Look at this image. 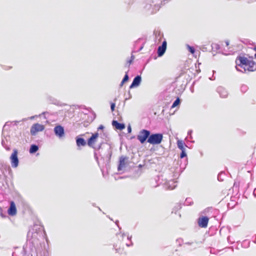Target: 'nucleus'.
<instances>
[{"label": "nucleus", "mask_w": 256, "mask_h": 256, "mask_svg": "<svg viewBox=\"0 0 256 256\" xmlns=\"http://www.w3.org/2000/svg\"><path fill=\"white\" fill-rule=\"evenodd\" d=\"M236 68L238 70V66L244 70L245 72H254L256 70V63L253 60H248L247 58L238 56L236 60Z\"/></svg>", "instance_id": "nucleus-1"}, {"label": "nucleus", "mask_w": 256, "mask_h": 256, "mask_svg": "<svg viewBox=\"0 0 256 256\" xmlns=\"http://www.w3.org/2000/svg\"><path fill=\"white\" fill-rule=\"evenodd\" d=\"M163 136L161 134H155L150 135L148 142L152 144H158L161 143Z\"/></svg>", "instance_id": "nucleus-2"}, {"label": "nucleus", "mask_w": 256, "mask_h": 256, "mask_svg": "<svg viewBox=\"0 0 256 256\" xmlns=\"http://www.w3.org/2000/svg\"><path fill=\"white\" fill-rule=\"evenodd\" d=\"M150 136V132L146 130H141L137 136L138 140L141 144H144Z\"/></svg>", "instance_id": "nucleus-3"}, {"label": "nucleus", "mask_w": 256, "mask_h": 256, "mask_svg": "<svg viewBox=\"0 0 256 256\" xmlns=\"http://www.w3.org/2000/svg\"><path fill=\"white\" fill-rule=\"evenodd\" d=\"M18 155V150L16 149H14L10 156L12 166L13 168H16L18 165L19 161Z\"/></svg>", "instance_id": "nucleus-4"}, {"label": "nucleus", "mask_w": 256, "mask_h": 256, "mask_svg": "<svg viewBox=\"0 0 256 256\" xmlns=\"http://www.w3.org/2000/svg\"><path fill=\"white\" fill-rule=\"evenodd\" d=\"M99 134L98 132L92 134V136L88 140V145L92 148H95V144L98 141Z\"/></svg>", "instance_id": "nucleus-5"}, {"label": "nucleus", "mask_w": 256, "mask_h": 256, "mask_svg": "<svg viewBox=\"0 0 256 256\" xmlns=\"http://www.w3.org/2000/svg\"><path fill=\"white\" fill-rule=\"evenodd\" d=\"M177 145L179 149H180L182 151L180 158H182L186 156V148L187 147L185 143L182 140H178L177 141Z\"/></svg>", "instance_id": "nucleus-6"}, {"label": "nucleus", "mask_w": 256, "mask_h": 256, "mask_svg": "<svg viewBox=\"0 0 256 256\" xmlns=\"http://www.w3.org/2000/svg\"><path fill=\"white\" fill-rule=\"evenodd\" d=\"M44 128V126L39 124H33L30 128V134L32 135H35L38 132L42 131Z\"/></svg>", "instance_id": "nucleus-7"}, {"label": "nucleus", "mask_w": 256, "mask_h": 256, "mask_svg": "<svg viewBox=\"0 0 256 256\" xmlns=\"http://www.w3.org/2000/svg\"><path fill=\"white\" fill-rule=\"evenodd\" d=\"M209 218L208 216H202L198 220V224L200 227L206 228L208 226Z\"/></svg>", "instance_id": "nucleus-8"}, {"label": "nucleus", "mask_w": 256, "mask_h": 256, "mask_svg": "<svg viewBox=\"0 0 256 256\" xmlns=\"http://www.w3.org/2000/svg\"><path fill=\"white\" fill-rule=\"evenodd\" d=\"M128 158L126 156H121L119 160V164L118 168V170H122L127 164Z\"/></svg>", "instance_id": "nucleus-9"}, {"label": "nucleus", "mask_w": 256, "mask_h": 256, "mask_svg": "<svg viewBox=\"0 0 256 256\" xmlns=\"http://www.w3.org/2000/svg\"><path fill=\"white\" fill-rule=\"evenodd\" d=\"M16 208L14 202L13 201L10 202V206L8 210V213L10 216H14L16 214Z\"/></svg>", "instance_id": "nucleus-10"}, {"label": "nucleus", "mask_w": 256, "mask_h": 256, "mask_svg": "<svg viewBox=\"0 0 256 256\" xmlns=\"http://www.w3.org/2000/svg\"><path fill=\"white\" fill-rule=\"evenodd\" d=\"M54 132L56 136L61 138L64 136V129L61 126H57L54 128Z\"/></svg>", "instance_id": "nucleus-11"}, {"label": "nucleus", "mask_w": 256, "mask_h": 256, "mask_svg": "<svg viewBox=\"0 0 256 256\" xmlns=\"http://www.w3.org/2000/svg\"><path fill=\"white\" fill-rule=\"evenodd\" d=\"M166 42H162V45L158 48V54L159 56H162L166 52Z\"/></svg>", "instance_id": "nucleus-12"}, {"label": "nucleus", "mask_w": 256, "mask_h": 256, "mask_svg": "<svg viewBox=\"0 0 256 256\" xmlns=\"http://www.w3.org/2000/svg\"><path fill=\"white\" fill-rule=\"evenodd\" d=\"M141 82V77L140 76H136L134 80H133V82L131 85L130 86V88H132L134 87L138 86L140 85Z\"/></svg>", "instance_id": "nucleus-13"}, {"label": "nucleus", "mask_w": 256, "mask_h": 256, "mask_svg": "<svg viewBox=\"0 0 256 256\" xmlns=\"http://www.w3.org/2000/svg\"><path fill=\"white\" fill-rule=\"evenodd\" d=\"M112 124L117 130H122L125 128V125L124 124L119 123L116 120H113Z\"/></svg>", "instance_id": "nucleus-14"}, {"label": "nucleus", "mask_w": 256, "mask_h": 256, "mask_svg": "<svg viewBox=\"0 0 256 256\" xmlns=\"http://www.w3.org/2000/svg\"><path fill=\"white\" fill-rule=\"evenodd\" d=\"M76 145L78 146H85L86 144L84 140L82 138H77L76 140Z\"/></svg>", "instance_id": "nucleus-15"}, {"label": "nucleus", "mask_w": 256, "mask_h": 256, "mask_svg": "<svg viewBox=\"0 0 256 256\" xmlns=\"http://www.w3.org/2000/svg\"><path fill=\"white\" fill-rule=\"evenodd\" d=\"M38 148L37 146L34 144L32 145L30 149V152L34 153L38 150Z\"/></svg>", "instance_id": "nucleus-16"}, {"label": "nucleus", "mask_w": 256, "mask_h": 256, "mask_svg": "<svg viewBox=\"0 0 256 256\" xmlns=\"http://www.w3.org/2000/svg\"><path fill=\"white\" fill-rule=\"evenodd\" d=\"M180 103V98H176V100L174 102L172 106V108H174L176 106H178Z\"/></svg>", "instance_id": "nucleus-17"}, {"label": "nucleus", "mask_w": 256, "mask_h": 256, "mask_svg": "<svg viewBox=\"0 0 256 256\" xmlns=\"http://www.w3.org/2000/svg\"><path fill=\"white\" fill-rule=\"evenodd\" d=\"M128 80V74H127V73L125 74L123 80H122V82H121V84H120V86H122L123 85V84L127 82Z\"/></svg>", "instance_id": "nucleus-18"}, {"label": "nucleus", "mask_w": 256, "mask_h": 256, "mask_svg": "<svg viewBox=\"0 0 256 256\" xmlns=\"http://www.w3.org/2000/svg\"><path fill=\"white\" fill-rule=\"evenodd\" d=\"M224 46H226L228 48V49H230V48L229 47L230 46V42L228 40H226L224 42Z\"/></svg>", "instance_id": "nucleus-19"}, {"label": "nucleus", "mask_w": 256, "mask_h": 256, "mask_svg": "<svg viewBox=\"0 0 256 256\" xmlns=\"http://www.w3.org/2000/svg\"><path fill=\"white\" fill-rule=\"evenodd\" d=\"M115 104L114 103H112L110 105V108L112 112H114L115 108Z\"/></svg>", "instance_id": "nucleus-20"}, {"label": "nucleus", "mask_w": 256, "mask_h": 256, "mask_svg": "<svg viewBox=\"0 0 256 256\" xmlns=\"http://www.w3.org/2000/svg\"><path fill=\"white\" fill-rule=\"evenodd\" d=\"M189 51L192 53L194 54L195 52V50L194 48L192 47H189Z\"/></svg>", "instance_id": "nucleus-21"}, {"label": "nucleus", "mask_w": 256, "mask_h": 256, "mask_svg": "<svg viewBox=\"0 0 256 256\" xmlns=\"http://www.w3.org/2000/svg\"><path fill=\"white\" fill-rule=\"evenodd\" d=\"M133 60H134V57H133V56H132V58H131V60H128V64H129V65H130V64L132 62Z\"/></svg>", "instance_id": "nucleus-22"}, {"label": "nucleus", "mask_w": 256, "mask_h": 256, "mask_svg": "<svg viewBox=\"0 0 256 256\" xmlns=\"http://www.w3.org/2000/svg\"><path fill=\"white\" fill-rule=\"evenodd\" d=\"M103 128H104V126H102V125H100V126L98 127V130H102V129H103Z\"/></svg>", "instance_id": "nucleus-23"}, {"label": "nucleus", "mask_w": 256, "mask_h": 256, "mask_svg": "<svg viewBox=\"0 0 256 256\" xmlns=\"http://www.w3.org/2000/svg\"><path fill=\"white\" fill-rule=\"evenodd\" d=\"M128 132H131V128H130V126H129V127H128Z\"/></svg>", "instance_id": "nucleus-24"}]
</instances>
